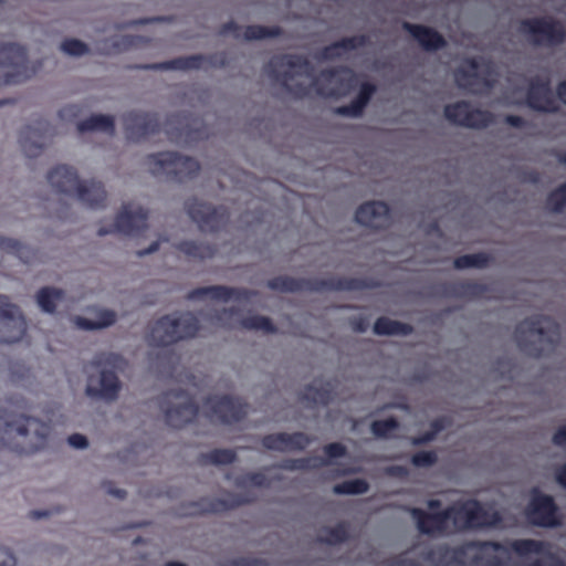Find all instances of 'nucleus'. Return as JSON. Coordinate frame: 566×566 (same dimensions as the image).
<instances>
[{"label":"nucleus","instance_id":"1","mask_svg":"<svg viewBox=\"0 0 566 566\" xmlns=\"http://www.w3.org/2000/svg\"><path fill=\"white\" fill-rule=\"evenodd\" d=\"M0 407V454L9 450L30 454L44 447L51 427L36 418L25 416L23 399H8Z\"/></svg>","mask_w":566,"mask_h":566},{"label":"nucleus","instance_id":"2","mask_svg":"<svg viewBox=\"0 0 566 566\" xmlns=\"http://www.w3.org/2000/svg\"><path fill=\"white\" fill-rule=\"evenodd\" d=\"M467 566H507L509 557H503L497 553L509 555L511 552L517 556L524 557L531 554H545L548 549L547 543L533 538H521L505 541H468Z\"/></svg>","mask_w":566,"mask_h":566},{"label":"nucleus","instance_id":"3","mask_svg":"<svg viewBox=\"0 0 566 566\" xmlns=\"http://www.w3.org/2000/svg\"><path fill=\"white\" fill-rule=\"evenodd\" d=\"M311 67L307 57L298 54H282L273 56L264 66L265 73L275 82L280 83L290 94L296 98H304L310 95L312 88L316 94L324 97L337 96L336 90H326L318 78L311 85L297 83L291 85L294 73H306Z\"/></svg>","mask_w":566,"mask_h":566},{"label":"nucleus","instance_id":"4","mask_svg":"<svg viewBox=\"0 0 566 566\" xmlns=\"http://www.w3.org/2000/svg\"><path fill=\"white\" fill-rule=\"evenodd\" d=\"M514 338L522 353L539 358L559 343L560 326L552 317L533 315L516 325Z\"/></svg>","mask_w":566,"mask_h":566},{"label":"nucleus","instance_id":"5","mask_svg":"<svg viewBox=\"0 0 566 566\" xmlns=\"http://www.w3.org/2000/svg\"><path fill=\"white\" fill-rule=\"evenodd\" d=\"M268 287L284 293L325 292V291H363L373 289L376 284L368 279L331 276L328 279H296L287 275L272 277Z\"/></svg>","mask_w":566,"mask_h":566},{"label":"nucleus","instance_id":"6","mask_svg":"<svg viewBox=\"0 0 566 566\" xmlns=\"http://www.w3.org/2000/svg\"><path fill=\"white\" fill-rule=\"evenodd\" d=\"M48 181L56 191L75 195L76 198L92 209L105 206L106 191L99 181L83 182L77 171L70 166L59 165L48 172Z\"/></svg>","mask_w":566,"mask_h":566},{"label":"nucleus","instance_id":"7","mask_svg":"<svg viewBox=\"0 0 566 566\" xmlns=\"http://www.w3.org/2000/svg\"><path fill=\"white\" fill-rule=\"evenodd\" d=\"M199 331V319L190 312L178 317L165 315L149 326L147 340L150 346L166 347L181 339L192 338Z\"/></svg>","mask_w":566,"mask_h":566},{"label":"nucleus","instance_id":"8","mask_svg":"<svg viewBox=\"0 0 566 566\" xmlns=\"http://www.w3.org/2000/svg\"><path fill=\"white\" fill-rule=\"evenodd\" d=\"M449 518L457 531L496 527L502 515L496 510L485 509L478 500L458 501L448 506Z\"/></svg>","mask_w":566,"mask_h":566},{"label":"nucleus","instance_id":"9","mask_svg":"<svg viewBox=\"0 0 566 566\" xmlns=\"http://www.w3.org/2000/svg\"><path fill=\"white\" fill-rule=\"evenodd\" d=\"M146 164L154 176H166L168 180L185 182L199 174V163L177 151H160L146 157Z\"/></svg>","mask_w":566,"mask_h":566},{"label":"nucleus","instance_id":"10","mask_svg":"<svg viewBox=\"0 0 566 566\" xmlns=\"http://www.w3.org/2000/svg\"><path fill=\"white\" fill-rule=\"evenodd\" d=\"M159 407L168 426L180 429L195 420L199 407L185 390H169L159 397Z\"/></svg>","mask_w":566,"mask_h":566},{"label":"nucleus","instance_id":"11","mask_svg":"<svg viewBox=\"0 0 566 566\" xmlns=\"http://www.w3.org/2000/svg\"><path fill=\"white\" fill-rule=\"evenodd\" d=\"M520 31L537 46H557L566 40L564 24L552 17H537L521 21Z\"/></svg>","mask_w":566,"mask_h":566},{"label":"nucleus","instance_id":"12","mask_svg":"<svg viewBox=\"0 0 566 566\" xmlns=\"http://www.w3.org/2000/svg\"><path fill=\"white\" fill-rule=\"evenodd\" d=\"M525 516L532 525L538 527L553 528L562 524L559 507L554 497L542 493L537 488L532 490Z\"/></svg>","mask_w":566,"mask_h":566},{"label":"nucleus","instance_id":"13","mask_svg":"<svg viewBox=\"0 0 566 566\" xmlns=\"http://www.w3.org/2000/svg\"><path fill=\"white\" fill-rule=\"evenodd\" d=\"M185 208L201 231L217 232L228 223L230 217L226 207H213L197 198L188 199Z\"/></svg>","mask_w":566,"mask_h":566},{"label":"nucleus","instance_id":"14","mask_svg":"<svg viewBox=\"0 0 566 566\" xmlns=\"http://www.w3.org/2000/svg\"><path fill=\"white\" fill-rule=\"evenodd\" d=\"M443 113L451 124L465 128L483 129L494 122V116L491 112L472 108L471 104L467 101H458L446 105Z\"/></svg>","mask_w":566,"mask_h":566},{"label":"nucleus","instance_id":"15","mask_svg":"<svg viewBox=\"0 0 566 566\" xmlns=\"http://www.w3.org/2000/svg\"><path fill=\"white\" fill-rule=\"evenodd\" d=\"M0 66L12 67L7 73L6 83L17 84L30 78L35 71L28 66V55L24 46L18 43H0Z\"/></svg>","mask_w":566,"mask_h":566},{"label":"nucleus","instance_id":"16","mask_svg":"<svg viewBox=\"0 0 566 566\" xmlns=\"http://www.w3.org/2000/svg\"><path fill=\"white\" fill-rule=\"evenodd\" d=\"M203 405L211 420L216 418L226 424L241 421L248 412V405L241 398L229 395L209 396Z\"/></svg>","mask_w":566,"mask_h":566},{"label":"nucleus","instance_id":"17","mask_svg":"<svg viewBox=\"0 0 566 566\" xmlns=\"http://www.w3.org/2000/svg\"><path fill=\"white\" fill-rule=\"evenodd\" d=\"M148 211L142 207L135 210L129 209V205H124L117 213L114 224L109 228L98 229V235L103 237L109 233H122L130 237H138L147 229Z\"/></svg>","mask_w":566,"mask_h":566},{"label":"nucleus","instance_id":"18","mask_svg":"<svg viewBox=\"0 0 566 566\" xmlns=\"http://www.w3.org/2000/svg\"><path fill=\"white\" fill-rule=\"evenodd\" d=\"M25 334V321L17 305L6 295H0V343L12 344Z\"/></svg>","mask_w":566,"mask_h":566},{"label":"nucleus","instance_id":"19","mask_svg":"<svg viewBox=\"0 0 566 566\" xmlns=\"http://www.w3.org/2000/svg\"><path fill=\"white\" fill-rule=\"evenodd\" d=\"M126 138L139 143L159 133L160 124L155 113L129 111L122 116Z\"/></svg>","mask_w":566,"mask_h":566},{"label":"nucleus","instance_id":"20","mask_svg":"<svg viewBox=\"0 0 566 566\" xmlns=\"http://www.w3.org/2000/svg\"><path fill=\"white\" fill-rule=\"evenodd\" d=\"M197 120H189V117L182 113L171 114L168 119L166 130L170 142L176 144L189 145L206 137V132L195 127Z\"/></svg>","mask_w":566,"mask_h":566},{"label":"nucleus","instance_id":"21","mask_svg":"<svg viewBox=\"0 0 566 566\" xmlns=\"http://www.w3.org/2000/svg\"><path fill=\"white\" fill-rule=\"evenodd\" d=\"M526 104L536 112L556 113L558 111L548 78L534 77L531 80L526 92Z\"/></svg>","mask_w":566,"mask_h":566},{"label":"nucleus","instance_id":"22","mask_svg":"<svg viewBox=\"0 0 566 566\" xmlns=\"http://www.w3.org/2000/svg\"><path fill=\"white\" fill-rule=\"evenodd\" d=\"M314 438L301 432L296 431L293 433L287 432H277L265 434L261 439V444L271 451L279 452H290V451H303L305 450L312 442Z\"/></svg>","mask_w":566,"mask_h":566},{"label":"nucleus","instance_id":"23","mask_svg":"<svg viewBox=\"0 0 566 566\" xmlns=\"http://www.w3.org/2000/svg\"><path fill=\"white\" fill-rule=\"evenodd\" d=\"M256 292L243 287H231L226 285H210L196 287L188 292L187 300L198 301L206 297L211 300L228 302L230 300L248 301L255 296Z\"/></svg>","mask_w":566,"mask_h":566},{"label":"nucleus","instance_id":"24","mask_svg":"<svg viewBox=\"0 0 566 566\" xmlns=\"http://www.w3.org/2000/svg\"><path fill=\"white\" fill-rule=\"evenodd\" d=\"M357 223L373 228L385 229L391 222L389 206L384 201H368L360 205L355 212Z\"/></svg>","mask_w":566,"mask_h":566},{"label":"nucleus","instance_id":"25","mask_svg":"<svg viewBox=\"0 0 566 566\" xmlns=\"http://www.w3.org/2000/svg\"><path fill=\"white\" fill-rule=\"evenodd\" d=\"M409 512L421 534L437 536L447 533L448 522L450 521L448 507L440 512L431 513L420 507H411Z\"/></svg>","mask_w":566,"mask_h":566},{"label":"nucleus","instance_id":"26","mask_svg":"<svg viewBox=\"0 0 566 566\" xmlns=\"http://www.w3.org/2000/svg\"><path fill=\"white\" fill-rule=\"evenodd\" d=\"M249 500L240 494L227 493L224 499H200L189 505V514L202 515L210 513H223L248 503Z\"/></svg>","mask_w":566,"mask_h":566},{"label":"nucleus","instance_id":"27","mask_svg":"<svg viewBox=\"0 0 566 566\" xmlns=\"http://www.w3.org/2000/svg\"><path fill=\"white\" fill-rule=\"evenodd\" d=\"M401 27L427 52H436L447 46L444 36L432 27L407 21Z\"/></svg>","mask_w":566,"mask_h":566},{"label":"nucleus","instance_id":"28","mask_svg":"<svg viewBox=\"0 0 566 566\" xmlns=\"http://www.w3.org/2000/svg\"><path fill=\"white\" fill-rule=\"evenodd\" d=\"M401 27L427 52H436L447 46L444 36L432 27L407 21Z\"/></svg>","mask_w":566,"mask_h":566},{"label":"nucleus","instance_id":"29","mask_svg":"<svg viewBox=\"0 0 566 566\" xmlns=\"http://www.w3.org/2000/svg\"><path fill=\"white\" fill-rule=\"evenodd\" d=\"M219 32L221 35L231 34L234 39L243 38L247 41H252L277 38L282 34L283 31L280 27H265L259 24L248 25L242 29V27H240L237 22L230 21L222 24Z\"/></svg>","mask_w":566,"mask_h":566},{"label":"nucleus","instance_id":"30","mask_svg":"<svg viewBox=\"0 0 566 566\" xmlns=\"http://www.w3.org/2000/svg\"><path fill=\"white\" fill-rule=\"evenodd\" d=\"M423 558L436 566H467L465 542L455 547L447 544L438 545L430 548Z\"/></svg>","mask_w":566,"mask_h":566},{"label":"nucleus","instance_id":"31","mask_svg":"<svg viewBox=\"0 0 566 566\" xmlns=\"http://www.w3.org/2000/svg\"><path fill=\"white\" fill-rule=\"evenodd\" d=\"M120 390L119 379L114 370L103 369L99 375L98 386H94L93 376L88 377L86 394L92 398L115 400Z\"/></svg>","mask_w":566,"mask_h":566},{"label":"nucleus","instance_id":"32","mask_svg":"<svg viewBox=\"0 0 566 566\" xmlns=\"http://www.w3.org/2000/svg\"><path fill=\"white\" fill-rule=\"evenodd\" d=\"M480 69V60L478 57H469L464 61V65L460 66L454 72V80L460 88L468 90L476 93L475 86L491 87L492 84L482 78L478 70Z\"/></svg>","mask_w":566,"mask_h":566},{"label":"nucleus","instance_id":"33","mask_svg":"<svg viewBox=\"0 0 566 566\" xmlns=\"http://www.w3.org/2000/svg\"><path fill=\"white\" fill-rule=\"evenodd\" d=\"M376 91L377 86L374 83H361L357 96L348 105L336 107L334 113L346 117H360Z\"/></svg>","mask_w":566,"mask_h":566},{"label":"nucleus","instance_id":"34","mask_svg":"<svg viewBox=\"0 0 566 566\" xmlns=\"http://www.w3.org/2000/svg\"><path fill=\"white\" fill-rule=\"evenodd\" d=\"M489 290L486 284L470 280L455 281L448 284L446 287L448 295L467 300L488 298Z\"/></svg>","mask_w":566,"mask_h":566},{"label":"nucleus","instance_id":"35","mask_svg":"<svg viewBox=\"0 0 566 566\" xmlns=\"http://www.w3.org/2000/svg\"><path fill=\"white\" fill-rule=\"evenodd\" d=\"M207 57L201 54L189 55V56H180L169 61L145 64L137 66L143 70H155V71H167V70H199L203 66Z\"/></svg>","mask_w":566,"mask_h":566},{"label":"nucleus","instance_id":"36","mask_svg":"<svg viewBox=\"0 0 566 566\" xmlns=\"http://www.w3.org/2000/svg\"><path fill=\"white\" fill-rule=\"evenodd\" d=\"M334 386L331 381L319 382L314 380L307 385L301 394V400L313 405L327 406L333 400Z\"/></svg>","mask_w":566,"mask_h":566},{"label":"nucleus","instance_id":"37","mask_svg":"<svg viewBox=\"0 0 566 566\" xmlns=\"http://www.w3.org/2000/svg\"><path fill=\"white\" fill-rule=\"evenodd\" d=\"M368 43L369 38L365 34L346 36L325 46L322 51V56L326 60H334L342 55L340 50L353 51L366 46Z\"/></svg>","mask_w":566,"mask_h":566},{"label":"nucleus","instance_id":"38","mask_svg":"<svg viewBox=\"0 0 566 566\" xmlns=\"http://www.w3.org/2000/svg\"><path fill=\"white\" fill-rule=\"evenodd\" d=\"M38 130L40 129L28 126L21 133V147L25 155L31 158L39 156L44 147L45 133L48 128L44 127L41 133H38Z\"/></svg>","mask_w":566,"mask_h":566},{"label":"nucleus","instance_id":"39","mask_svg":"<svg viewBox=\"0 0 566 566\" xmlns=\"http://www.w3.org/2000/svg\"><path fill=\"white\" fill-rule=\"evenodd\" d=\"M80 133L85 132H103L113 136L115 134V120L111 115H92L77 124Z\"/></svg>","mask_w":566,"mask_h":566},{"label":"nucleus","instance_id":"40","mask_svg":"<svg viewBox=\"0 0 566 566\" xmlns=\"http://www.w3.org/2000/svg\"><path fill=\"white\" fill-rule=\"evenodd\" d=\"M413 332L412 325L395 319H390L386 316H381L376 319L374 324V333L380 336L391 335H410Z\"/></svg>","mask_w":566,"mask_h":566},{"label":"nucleus","instance_id":"41","mask_svg":"<svg viewBox=\"0 0 566 566\" xmlns=\"http://www.w3.org/2000/svg\"><path fill=\"white\" fill-rule=\"evenodd\" d=\"M177 249L192 260L210 259L217 251V249L211 244L199 243L196 241H181L177 244Z\"/></svg>","mask_w":566,"mask_h":566},{"label":"nucleus","instance_id":"42","mask_svg":"<svg viewBox=\"0 0 566 566\" xmlns=\"http://www.w3.org/2000/svg\"><path fill=\"white\" fill-rule=\"evenodd\" d=\"M0 250L15 255L27 264L32 263L35 260L36 252L14 239L0 235Z\"/></svg>","mask_w":566,"mask_h":566},{"label":"nucleus","instance_id":"43","mask_svg":"<svg viewBox=\"0 0 566 566\" xmlns=\"http://www.w3.org/2000/svg\"><path fill=\"white\" fill-rule=\"evenodd\" d=\"M64 297V291L56 287L45 286L38 291L36 302L40 308L49 314H53L56 310V303Z\"/></svg>","mask_w":566,"mask_h":566},{"label":"nucleus","instance_id":"44","mask_svg":"<svg viewBox=\"0 0 566 566\" xmlns=\"http://www.w3.org/2000/svg\"><path fill=\"white\" fill-rule=\"evenodd\" d=\"M116 322V314L111 310H103L97 313L95 321L77 316L75 323L77 327L86 331H94L108 327Z\"/></svg>","mask_w":566,"mask_h":566},{"label":"nucleus","instance_id":"45","mask_svg":"<svg viewBox=\"0 0 566 566\" xmlns=\"http://www.w3.org/2000/svg\"><path fill=\"white\" fill-rule=\"evenodd\" d=\"M349 538L348 525L340 522L333 527H324L317 539L319 543L328 545H338L345 543Z\"/></svg>","mask_w":566,"mask_h":566},{"label":"nucleus","instance_id":"46","mask_svg":"<svg viewBox=\"0 0 566 566\" xmlns=\"http://www.w3.org/2000/svg\"><path fill=\"white\" fill-rule=\"evenodd\" d=\"M491 261H492V258L489 253L478 252V253L464 254V255H460V256L455 258L453 261V265L458 270L470 269V268L484 269V268L489 266Z\"/></svg>","mask_w":566,"mask_h":566},{"label":"nucleus","instance_id":"47","mask_svg":"<svg viewBox=\"0 0 566 566\" xmlns=\"http://www.w3.org/2000/svg\"><path fill=\"white\" fill-rule=\"evenodd\" d=\"M237 459V452L232 449H213L207 453L200 454L202 464H231Z\"/></svg>","mask_w":566,"mask_h":566},{"label":"nucleus","instance_id":"48","mask_svg":"<svg viewBox=\"0 0 566 566\" xmlns=\"http://www.w3.org/2000/svg\"><path fill=\"white\" fill-rule=\"evenodd\" d=\"M328 459H324L321 457H311V458H300V459H290L285 460L282 468L286 470H308V469H318L325 465H328Z\"/></svg>","mask_w":566,"mask_h":566},{"label":"nucleus","instance_id":"49","mask_svg":"<svg viewBox=\"0 0 566 566\" xmlns=\"http://www.w3.org/2000/svg\"><path fill=\"white\" fill-rule=\"evenodd\" d=\"M241 327L250 331H262L266 334L276 333V327L271 318L262 315H251L240 321Z\"/></svg>","mask_w":566,"mask_h":566},{"label":"nucleus","instance_id":"50","mask_svg":"<svg viewBox=\"0 0 566 566\" xmlns=\"http://www.w3.org/2000/svg\"><path fill=\"white\" fill-rule=\"evenodd\" d=\"M369 490V484L364 479L344 481L334 485L335 494H364Z\"/></svg>","mask_w":566,"mask_h":566},{"label":"nucleus","instance_id":"51","mask_svg":"<svg viewBox=\"0 0 566 566\" xmlns=\"http://www.w3.org/2000/svg\"><path fill=\"white\" fill-rule=\"evenodd\" d=\"M547 208L555 213H560L566 207V181L552 190L546 199Z\"/></svg>","mask_w":566,"mask_h":566},{"label":"nucleus","instance_id":"52","mask_svg":"<svg viewBox=\"0 0 566 566\" xmlns=\"http://www.w3.org/2000/svg\"><path fill=\"white\" fill-rule=\"evenodd\" d=\"M399 422L396 418L390 417L384 420H375L371 422V432L377 438H389L390 433L398 429Z\"/></svg>","mask_w":566,"mask_h":566},{"label":"nucleus","instance_id":"53","mask_svg":"<svg viewBox=\"0 0 566 566\" xmlns=\"http://www.w3.org/2000/svg\"><path fill=\"white\" fill-rule=\"evenodd\" d=\"M123 358L120 355L115 353H101L96 355L91 363L92 366L99 368L109 366L112 368H119L123 364Z\"/></svg>","mask_w":566,"mask_h":566},{"label":"nucleus","instance_id":"54","mask_svg":"<svg viewBox=\"0 0 566 566\" xmlns=\"http://www.w3.org/2000/svg\"><path fill=\"white\" fill-rule=\"evenodd\" d=\"M438 454L436 451H419L411 457V463L416 468H429L436 464Z\"/></svg>","mask_w":566,"mask_h":566},{"label":"nucleus","instance_id":"55","mask_svg":"<svg viewBox=\"0 0 566 566\" xmlns=\"http://www.w3.org/2000/svg\"><path fill=\"white\" fill-rule=\"evenodd\" d=\"M61 49L64 53L73 56H81L88 52L87 45L76 39L64 40L61 44Z\"/></svg>","mask_w":566,"mask_h":566},{"label":"nucleus","instance_id":"56","mask_svg":"<svg viewBox=\"0 0 566 566\" xmlns=\"http://www.w3.org/2000/svg\"><path fill=\"white\" fill-rule=\"evenodd\" d=\"M229 566H269L264 558L253 556H241L229 562Z\"/></svg>","mask_w":566,"mask_h":566},{"label":"nucleus","instance_id":"57","mask_svg":"<svg viewBox=\"0 0 566 566\" xmlns=\"http://www.w3.org/2000/svg\"><path fill=\"white\" fill-rule=\"evenodd\" d=\"M238 484H252L254 486H264L266 485V476L261 472L247 473L238 481Z\"/></svg>","mask_w":566,"mask_h":566},{"label":"nucleus","instance_id":"58","mask_svg":"<svg viewBox=\"0 0 566 566\" xmlns=\"http://www.w3.org/2000/svg\"><path fill=\"white\" fill-rule=\"evenodd\" d=\"M323 451L328 459L342 458L347 453L346 447L340 442L328 443L323 448Z\"/></svg>","mask_w":566,"mask_h":566},{"label":"nucleus","instance_id":"59","mask_svg":"<svg viewBox=\"0 0 566 566\" xmlns=\"http://www.w3.org/2000/svg\"><path fill=\"white\" fill-rule=\"evenodd\" d=\"M527 566H566V563L555 554H548L546 558H537Z\"/></svg>","mask_w":566,"mask_h":566},{"label":"nucleus","instance_id":"60","mask_svg":"<svg viewBox=\"0 0 566 566\" xmlns=\"http://www.w3.org/2000/svg\"><path fill=\"white\" fill-rule=\"evenodd\" d=\"M349 325L356 333H365L369 327V319L365 316H353L349 318Z\"/></svg>","mask_w":566,"mask_h":566},{"label":"nucleus","instance_id":"61","mask_svg":"<svg viewBox=\"0 0 566 566\" xmlns=\"http://www.w3.org/2000/svg\"><path fill=\"white\" fill-rule=\"evenodd\" d=\"M67 442L75 449H84L87 447L88 441L85 436L81 433H73L67 438Z\"/></svg>","mask_w":566,"mask_h":566},{"label":"nucleus","instance_id":"62","mask_svg":"<svg viewBox=\"0 0 566 566\" xmlns=\"http://www.w3.org/2000/svg\"><path fill=\"white\" fill-rule=\"evenodd\" d=\"M15 556L4 547H0V566H15Z\"/></svg>","mask_w":566,"mask_h":566},{"label":"nucleus","instance_id":"63","mask_svg":"<svg viewBox=\"0 0 566 566\" xmlns=\"http://www.w3.org/2000/svg\"><path fill=\"white\" fill-rule=\"evenodd\" d=\"M436 439V436H434V432H431L430 430L419 434V436H416V437H412L410 442L412 446H423V444H427L431 441H433Z\"/></svg>","mask_w":566,"mask_h":566},{"label":"nucleus","instance_id":"64","mask_svg":"<svg viewBox=\"0 0 566 566\" xmlns=\"http://www.w3.org/2000/svg\"><path fill=\"white\" fill-rule=\"evenodd\" d=\"M552 441L555 446L566 447V426L559 427L553 434Z\"/></svg>","mask_w":566,"mask_h":566}]
</instances>
